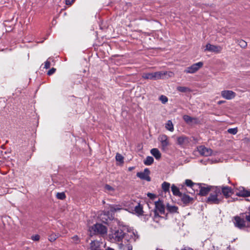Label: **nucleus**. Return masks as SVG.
<instances>
[{
	"instance_id": "nucleus-10",
	"label": "nucleus",
	"mask_w": 250,
	"mask_h": 250,
	"mask_svg": "<svg viewBox=\"0 0 250 250\" xmlns=\"http://www.w3.org/2000/svg\"><path fill=\"white\" fill-rule=\"evenodd\" d=\"M198 151L200 154L204 156H209L211 155L212 150L210 148L205 147L203 146H199L198 148Z\"/></svg>"
},
{
	"instance_id": "nucleus-28",
	"label": "nucleus",
	"mask_w": 250,
	"mask_h": 250,
	"mask_svg": "<svg viewBox=\"0 0 250 250\" xmlns=\"http://www.w3.org/2000/svg\"><path fill=\"white\" fill-rule=\"evenodd\" d=\"M166 128L170 131H173L174 130L173 125L170 120H168L166 124Z\"/></svg>"
},
{
	"instance_id": "nucleus-26",
	"label": "nucleus",
	"mask_w": 250,
	"mask_h": 250,
	"mask_svg": "<svg viewBox=\"0 0 250 250\" xmlns=\"http://www.w3.org/2000/svg\"><path fill=\"white\" fill-rule=\"evenodd\" d=\"M177 90L183 93L190 92L191 91V90L188 87L185 86H178Z\"/></svg>"
},
{
	"instance_id": "nucleus-4",
	"label": "nucleus",
	"mask_w": 250,
	"mask_h": 250,
	"mask_svg": "<svg viewBox=\"0 0 250 250\" xmlns=\"http://www.w3.org/2000/svg\"><path fill=\"white\" fill-rule=\"evenodd\" d=\"M203 62H200L193 64L191 66L188 67L185 70L186 73L193 74L198 71L203 66Z\"/></svg>"
},
{
	"instance_id": "nucleus-16",
	"label": "nucleus",
	"mask_w": 250,
	"mask_h": 250,
	"mask_svg": "<svg viewBox=\"0 0 250 250\" xmlns=\"http://www.w3.org/2000/svg\"><path fill=\"white\" fill-rule=\"evenodd\" d=\"M236 194L239 196H250V191L245 190L243 187H240L238 190V191L236 192Z\"/></svg>"
},
{
	"instance_id": "nucleus-25",
	"label": "nucleus",
	"mask_w": 250,
	"mask_h": 250,
	"mask_svg": "<svg viewBox=\"0 0 250 250\" xmlns=\"http://www.w3.org/2000/svg\"><path fill=\"white\" fill-rule=\"evenodd\" d=\"M100 243L98 241H94L91 243V250H97L100 248Z\"/></svg>"
},
{
	"instance_id": "nucleus-11",
	"label": "nucleus",
	"mask_w": 250,
	"mask_h": 250,
	"mask_svg": "<svg viewBox=\"0 0 250 250\" xmlns=\"http://www.w3.org/2000/svg\"><path fill=\"white\" fill-rule=\"evenodd\" d=\"M221 96L227 100H231L235 98L236 93L231 90H223L221 92Z\"/></svg>"
},
{
	"instance_id": "nucleus-35",
	"label": "nucleus",
	"mask_w": 250,
	"mask_h": 250,
	"mask_svg": "<svg viewBox=\"0 0 250 250\" xmlns=\"http://www.w3.org/2000/svg\"><path fill=\"white\" fill-rule=\"evenodd\" d=\"M193 184L194 183L191 180L187 179L185 181V184L186 185V186L191 188Z\"/></svg>"
},
{
	"instance_id": "nucleus-39",
	"label": "nucleus",
	"mask_w": 250,
	"mask_h": 250,
	"mask_svg": "<svg viewBox=\"0 0 250 250\" xmlns=\"http://www.w3.org/2000/svg\"><path fill=\"white\" fill-rule=\"evenodd\" d=\"M40 236L38 234H36L35 235H33L31 237V239L33 241H39L40 240Z\"/></svg>"
},
{
	"instance_id": "nucleus-41",
	"label": "nucleus",
	"mask_w": 250,
	"mask_h": 250,
	"mask_svg": "<svg viewBox=\"0 0 250 250\" xmlns=\"http://www.w3.org/2000/svg\"><path fill=\"white\" fill-rule=\"evenodd\" d=\"M56 70V68H52L51 69H50L48 71L47 75H52L53 74H54Z\"/></svg>"
},
{
	"instance_id": "nucleus-24",
	"label": "nucleus",
	"mask_w": 250,
	"mask_h": 250,
	"mask_svg": "<svg viewBox=\"0 0 250 250\" xmlns=\"http://www.w3.org/2000/svg\"><path fill=\"white\" fill-rule=\"evenodd\" d=\"M154 162V159L151 156H147L144 160V163L146 166L151 165Z\"/></svg>"
},
{
	"instance_id": "nucleus-6",
	"label": "nucleus",
	"mask_w": 250,
	"mask_h": 250,
	"mask_svg": "<svg viewBox=\"0 0 250 250\" xmlns=\"http://www.w3.org/2000/svg\"><path fill=\"white\" fill-rule=\"evenodd\" d=\"M158 140L161 143L162 149L164 151L167 150V146L169 145L168 137L165 134L160 135L158 137Z\"/></svg>"
},
{
	"instance_id": "nucleus-50",
	"label": "nucleus",
	"mask_w": 250,
	"mask_h": 250,
	"mask_svg": "<svg viewBox=\"0 0 250 250\" xmlns=\"http://www.w3.org/2000/svg\"><path fill=\"white\" fill-rule=\"evenodd\" d=\"M106 250H114L112 248H108Z\"/></svg>"
},
{
	"instance_id": "nucleus-22",
	"label": "nucleus",
	"mask_w": 250,
	"mask_h": 250,
	"mask_svg": "<svg viewBox=\"0 0 250 250\" xmlns=\"http://www.w3.org/2000/svg\"><path fill=\"white\" fill-rule=\"evenodd\" d=\"M133 211L138 215H141L143 212V208L139 203H138L137 205L135 206Z\"/></svg>"
},
{
	"instance_id": "nucleus-47",
	"label": "nucleus",
	"mask_w": 250,
	"mask_h": 250,
	"mask_svg": "<svg viewBox=\"0 0 250 250\" xmlns=\"http://www.w3.org/2000/svg\"><path fill=\"white\" fill-rule=\"evenodd\" d=\"M246 219L250 222V215L246 216Z\"/></svg>"
},
{
	"instance_id": "nucleus-31",
	"label": "nucleus",
	"mask_w": 250,
	"mask_h": 250,
	"mask_svg": "<svg viewBox=\"0 0 250 250\" xmlns=\"http://www.w3.org/2000/svg\"><path fill=\"white\" fill-rule=\"evenodd\" d=\"M183 119H184V121L187 123H188V124L191 123L193 120V119L192 118H191V117H190L188 115H184L183 116Z\"/></svg>"
},
{
	"instance_id": "nucleus-48",
	"label": "nucleus",
	"mask_w": 250,
	"mask_h": 250,
	"mask_svg": "<svg viewBox=\"0 0 250 250\" xmlns=\"http://www.w3.org/2000/svg\"><path fill=\"white\" fill-rule=\"evenodd\" d=\"M225 102V101H219L218 102V104H222L223 103H224Z\"/></svg>"
},
{
	"instance_id": "nucleus-37",
	"label": "nucleus",
	"mask_w": 250,
	"mask_h": 250,
	"mask_svg": "<svg viewBox=\"0 0 250 250\" xmlns=\"http://www.w3.org/2000/svg\"><path fill=\"white\" fill-rule=\"evenodd\" d=\"M239 44L240 45V46L243 48H245L247 45V42L242 40L239 41Z\"/></svg>"
},
{
	"instance_id": "nucleus-18",
	"label": "nucleus",
	"mask_w": 250,
	"mask_h": 250,
	"mask_svg": "<svg viewBox=\"0 0 250 250\" xmlns=\"http://www.w3.org/2000/svg\"><path fill=\"white\" fill-rule=\"evenodd\" d=\"M151 154L156 158V159H159L161 157V154L160 151L157 148H152L150 150Z\"/></svg>"
},
{
	"instance_id": "nucleus-20",
	"label": "nucleus",
	"mask_w": 250,
	"mask_h": 250,
	"mask_svg": "<svg viewBox=\"0 0 250 250\" xmlns=\"http://www.w3.org/2000/svg\"><path fill=\"white\" fill-rule=\"evenodd\" d=\"M167 209L169 212L174 213L178 212V208L175 206H170L167 204Z\"/></svg>"
},
{
	"instance_id": "nucleus-14",
	"label": "nucleus",
	"mask_w": 250,
	"mask_h": 250,
	"mask_svg": "<svg viewBox=\"0 0 250 250\" xmlns=\"http://www.w3.org/2000/svg\"><path fill=\"white\" fill-rule=\"evenodd\" d=\"M206 50L214 53H220L222 50V47L219 46L212 45L208 43L206 46Z\"/></svg>"
},
{
	"instance_id": "nucleus-44",
	"label": "nucleus",
	"mask_w": 250,
	"mask_h": 250,
	"mask_svg": "<svg viewBox=\"0 0 250 250\" xmlns=\"http://www.w3.org/2000/svg\"><path fill=\"white\" fill-rule=\"evenodd\" d=\"M72 239H73L74 241H75V243H78V242L79 241V237L77 235L74 236L72 238Z\"/></svg>"
},
{
	"instance_id": "nucleus-46",
	"label": "nucleus",
	"mask_w": 250,
	"mask_h": 250,
	"mask_svg": "<svg viewBox=\"0 0 250 250\" xmlns=\"http://www.w3.org/2000/svg\"><path fill=\"white\" fill-rule=\"evenodd\" d=\"M181 250H193L192 248L188 247H184V248L182 249Z\"/></svg>"
},
{
	"instance_id": "nucleus-17",
	"label": "nucleus",
	"mask_w": 250,
	"mask_h": 250,
	"mask_svg": "<svg viewBox=\"0 0 250 250\" xmlns=\"http://www.w3.org/2000/svg\"><path fill=\"white\" fill-rule=\"evenodd\" d=\"M222 194L226 196V197H229L232 193L231 189L230 188L225 187L222 188Z\"/></svg>"
},
{
	"instance_id": "nucleus-33",
	"label": "nucleus",
	"mask_w": 250,
	"mask_h": 250,
	"mask_svg": "<svg viewBox=\"0 0 250 250\" xmlns=\"http://www.w3.org/2000/svg\"><path fill=\"white\" fill-rule=\"evenodd\" d=\"M116 161L120 162L121 163H123L124 162V158L122 155L120 154L117 153L116 156Z\"/></svg>"
},
{
	"instance_id": "nucleus-40",
	"label": "nucleus",
	"mask_w": 250,
	"mask_h": 250,
	"mask_svg": "<svg viewBox=\"0 0 250 250\" xmlns=\"http://www.w3.org/2000/svg\"><path fill=\"white\" fill-rule=\"evenodd\" d=\"M50 62L48 60H47L45 62H44V68L46 69H48L50 66Z\"/></svg>"
},
{
	"instance_id": "nucleus-15",
	"label": "nucleus",
	"mask_w": 250,
	"mask_h": 250,
	"mask_svg": "<svg viewBox=\"0 0 250 250\" xmlns=\"http://www.w3.org/2000/svg\"><path fill=\"white\" fill-rule=\"evenodd\" d=\"M213 187H211L210 186H203L202 185L200 190L199 192L198 193V194L201 196H206L207 195L212 189V188Z\"/></svg>"
},
{
	"instance_id": "nucleus-38",
	"label": "nucleus",
	"mask_w": 250,
	"mask_h": 250,
	"mask_svg": "<svg viewBox=\"0 0 250 250\" xmlns=\"http://www.w3.org/2000/svg\"><path fill=\"white\" fill-rule=\"evenodd\" d=\"M104 188L106 190L109 191H113L114 190V188L108 185H106Z\"/></svg>"
},
{
	"instance_id": "nucleus-52",
	"label": "nucleus",
	"mask_w": 250,
	"mask_h": 250,
	"mask_svg": "<svg viewBox=\"0 0 250 250\" xmlns=\"http://www.w3.org/2000/svg\"><path fill=\"white\" fill-rule=\"evenodd\" d=\"M94 250H104L101 249V248H100V249H97V250L94 249Z\"/></svg>"
},
{
	"instance_id": "nucleus-45",
	"label": "nucleus",
	"mask_w": 250,
	"mask_h": 250,
	"mask_svg": "<svg viewBox=\"0 0 250 250\" xmlns=\"http://www.w3.org/2000/svg\"><path fill=\"white\" fill-rule=\"evenodd\" d=\"M148 197H150L151 199H153L155 197V195L154 194L148 193L147 194Z\"/></svg>"
},
{
	"instance_id": "nucleus-42",
	"label": "nucleus",
	"mask_w": 250,
	"mask_h": 250,
	"mask_svg": "<svg viewBox=\"0 0 250 250\" xmlns=\"http://www.w3.org/2000/svg\"><path fill=\"white\" fill-rule=\"evenodd\" d=\"M220 32L221 33L225 35L228 31L227 30V28L226 27H223L220 29Z\"/></svg>"
},
{
	"instance_id": "nucleus-19",
	"label": "nucleus",
	"mask_w": 250,
	"mask_h": 250,
	"mask_svg": "<svg viewBox=\"0 0 250 250\" xmlns=\"http://www.w3.org/2000/svg\"><path fill=\"white\" fill-rule=\"evenodd\" d=\"M171 191L173 194L175 196H182V193L180 191L179 189L175 185L173 184L171 186Z\"/></svg>"
},
{
	"instance_id": "nucleus-29",
	"label": "nucleus",
	"mask_w": 250,
	"mask_h": 250,
	"mask_svg": "<svg viewBox=\"0 0 250 250\" xmlns=\"http://www.w3.org/2000/svg\"><path fill=\"white\" fill-rule=\"evenodd\" d=\"M59 234H56L54 233H52V234H51L50 235H49L48 240L50 242H54V241H55L57 239V238H58L59 237Z\"/></svg>"
},
{
	"instance_id": "nucleus-43",
	"label": "nucleus",
	"mask_w": 250,
	"mask_h": 250,
	"mask_svg": "<svg viewBox=\"0 0 250 250\" xmlns=\"http://www.w3.org/2000/svg\"><path fill=\"white\" fill-rule=\"evenodd\" d=\"M74 1L75 0H65V4L66 5H70L74 2Z\"/></svg>"
},
{
	"instance_id": "nucleus-30",
	"label": "nucleus",
	"mask_w": 250,
	"mask_h": 250,
	"mask_svg": "<svg viewBox=\"0 0 250 250\" xmlns=\"http://www.w3.org/2000/svg\"><path fill=\"white\" fill-rule=\"evenodd\" d=\"M122 208L119 205H111L110 206V211L111 212H115L121 209Z\"/></svg>"
},
{
	"instance_id": "nucleus-8",
	"label": "nucleus",
	"mask_w": 250,
	"mask_h": 250,
	"mask_svg": "<svg viewBox=\"0 0 250 250\" xmlns=\"http://www.w3.org/2000/svg\"><path fill=\"white\" fill-rule=\"evenodd\" d=\"M150 171L148 168H146L143 172L137 173V176L142 180H146V181H150L151 178L149 177Z\"/></svg>"
},
{
	"instance_id": "nucleus-1",
	"label": "nucleus",
	"mask_w": 250,
	"mask_h": 250,
	"mask_svg": "<svg viewBox=\"0 0 250 250\" xmlns=\"http://www.w3.org/2000/svg\"><path fill=\"white\" fill-rule=\"evenodd\" d=\"M223 198L220 188L214 187L212 188L207 202L210 204H218L222 201Z\"/></svg>"
},
{
	"instance_id": "nucleus-23",
	"label": "nucleus",
	"mask_w": 250,
	"mask_h": 250,
	"mask_svg": "<svg viewBox=\"0 0 250 250\" xmlns=\"http://www.w3.org/2000/svg\"><path fill=\"white\" fill-rule=\"evenodd\" d=\"M170 184L167 182H164L162 184V188L165 193L169 191Z\"/></svg>"
},
{
	"instance_id": "nucleus-12",
	"label": "nucleus",
	"mask_w": 250,
	"mask_h": 250,
	"mask_svg": "<svg viewBox=\"0 0 250 250\" xmlns=\"http://www.w3.org/2000/svg\"><path fill=\"white\" fill-rule=\"evenodd\" d=\"M180 197L181 198L182 202L186 206L192 204L194 200L193 198L190 197L186 194H182V196Z\"/></svg>"
},
{
	"instance_id": "nucleus-32",
	"label": "nucleus",
	"mask_w": 250,
	"mask_h": 250,
	"mask_svg": "<svg viewBox=\"0 0 250 250\" xmlns=\"http://www.w3.org/2000/svg\"><path fill=\"white\" fill-rule=\"evenodd\" d=\"M56 196L58 199L61 200H63L66 197L64 192H58L57 193Z\"/></svg>"
},
{
	"instance_id": "nucleus-51",
	"label": "nucleus",
	"mask_w": 250,
	"mask_h": 250,
	"mask_svg": "<svg viewBox=\"0 0 250 250\" xmlns=\"http://www.w3.org/2000/svg\"><path fill=\"white\" fill-rule=\"evenodd\" d=\"M167 76V78H168V77H169L168 76V74H167V75H165V76L164 77H164H166V76Z\"/></svg>"
},
{
	"instance_id": "nucleus-9",
	"label": "nucleus",
	"mask_w": 250,
	"mask_h": 250,
	"mask_svg": "<svg viewBox=\"0 0 250 250\" xmlns=\"http://www.w3.org/2000/svg\"><path fill=\"white\" fill-rule=\"evenodd\" d=\"M125 233L122 230L118 229L112 233V237L115 241H120L124 237Z\"/></svg>"
},
{
	"instance_id": "nucleus-13",
	"label": "nucleus",
	"mask_w": 250,
	"mask_h": 250,
	"mask_svg": "<svg viewBox=\"0 0 250 250\" xmlns=\"http://www.w3.org/2000/svg\"><path fill=\"white\" fill-rule=\"evenodd\" d=\"M234 225L235 227L240 229L245 227L246 222L244 219H242L239 216H236L234 217Z\"/></svg>"
},
{
	"instance_id": "nucleus-2",
	"label": "nucleus",
	"mask_w": 250,
	"mask_h": 250,
	"mask_svg": "<svg viewBox=\"0 0 250 250\" xmlns=\"http://www.w3.org/2000/svg\"><path fill=\"white\" fill-rule=\"evenodd\" d=\"M167 74H168L169 77H172L173 75L171 72L157 71L153 73H144L142 77L146 80H157L164 79V77Z\"/></svg>"
},
{
	"instance_id": "nucleus-3",
	"label": "nucleus",
	"mask_w": 250,
	"mask_h": 250,
	"mask_svg": "<svg viewBox=\"0 0 250 250\" xmlns=\"http://www.w3.org/2000/svg\"><path fill=\"white\" fill-rule=\"evenodd\" d=\"M155 216H159V214L161 215L165 214V205L163 203V202L161 200L159 199L158 201L155 202Z\"/></svg>"
},
{
	"instance_id": "nucleus-34",
	"label": "nucleus",
	"mask_w": 250,
	"mask_h": 250,
	"mask_svg": "<svg viewBox=\"0 0 250 250\" xmlns=\"http://www.w3.org/2000/svg\"><path fill=\"white\" fill-rule=\"evenodd\" d=\"M159 100L163 104H165L168 101L167 98L164 95H161L159 98Z\"/></svg>"
},
{
	"instance_id": "nucleus-5",
	"label": "nucleus",
	"mask_w": 250,
	"mask_h": 250,
	"mask_svg": "<svg viewBox=\"0 0 250 250\" xmlns=\"http://www.w3.org/2000/svg\"><path fill=\"white\" fill-rule=\"evenodd\" d=\"M191 142L190 138L185 135H182L177 138V144L182 147L188 146Z\"/></svg>"
},
{
	"instance_id": "nucleus-7",
	"label": "nucleus",
	"mask_w": 250,
	"mask_h": 250,
	"mask_svg": "<svg viewBox=\"0 0 250 250\" xmlns=\"http://www.w3.org/2000/svg\"><path fill=\"white\" fill-rule=\"evenodd\" d=\"M91 229L95 233H99L101 234H104L107 233V228L101 224H96L93 226Z\"/></svg>"
},
{
	"instance_id": "nucleus-21",
	"label": "nucleus",
	"mask_w": 250,
	"mask_h": 250,
	"mask_svg": "<svg viewBox=\"0 0 250 250\" xmlns=\"http://www.w3.org/2000/svg\"><path fill=\"white\" fill-rule=\"evenodd\" d=\"M119 248L120 250H132V246L130 244L126 245L120 244L119 245Z\"/></svg>"
},
{
	"instance_id": "nucleus-36",
	"label": "nucleus",
	"mask_w": 250,
	"mask_h": 250,
	"mask_svg": "<svg viewBox=\"0 0 250 250\" xmlns=\"http://www.w3.org/2000/svg\"><path fill=\"white\" fill-rule=\"evenodd\" d=\"M228 132L231 134L235 135L237 132V129L236 128H229L228 130Z\"/></svg>"
},
{
	"instance_id": "nucleus-27",
	"label": "nucleus",
	"mask_w": 250,
	"mask_h": 250,
	"mask_svg": "<svg viewBox=\"0 0 250 250\" xmlns=\"http://www.w3.org/2000/svg\"><path fill=\"white\" fill-rule=\"evenodd\" d=\"M202 185L205 186V184L194 183L193 185H192V186L191 187V188L194 191H198V190H200Z\"/></svg>"
},
{
	"instance_id": "nucleus-49",
	"label": "nucleus",
	"mask_w": 250,
	"mask_h": 250,
	"mask_svg": "<svg viewBox=\"0 0 250 250\" xmlns=\"http://www.w3.org/2000/svg\"><path fill=\"white\" fill-rule=\"evenodd\" d=\"M134 169V167H129L128 168V170H129V171H131V170H132V169Z\"/></svg>"
}]
</instances>
